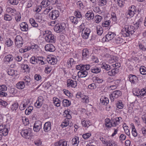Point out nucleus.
I'll use <instances>...</instances> for the list:
<instances>
[{
    "label": "nucleus",
    "instance_id": "nucleus-1",
    "mask_svg": "<svg viewBox=\"0 0 146 146\" xmlns=\"http://www.w3.org/2000/svg\"><path fill=\"white\" fill-rule=\"evenodd\" d=\"M135 31V29L133 26L125 25L123 29L121 34L124 37H128L133 34Z\"/></svg>",
    "mask_w": 146,
    "mask_h": 146
},
{
    "label": "nucleus",
    "instance_id": "nucleus-2",
    "mask_svg": "<svg viewBox=\"0 0 146 146\" xmlns=\"http://www.w3.org/2000/svg\"><path fill=\"white\" fill-rule=\"evenodd\" d=\"M31 131L32 130L31 129L28 128L22 130L21 132V134L23 137L29 139L32 135Z\"/></svg>",
    "mask_w": 146,
    "mask_h": 146
},
{
    "label": "nucleus",
    "instance_id": "nucleus-3",
    "mask_svg": "<svg viewBox=\"0 0 146 146\" xmlns=\"http://www.w3.org/2000/svg\"><path fill=\"white\" fill-rule=\"evenodd\" d=\"M55 38L54 35L51 34V32L50 31L48 32V34H46L45 39L47 42L54 43L56 40Z\"/></svg>",
    "mask_w": 146,
    "mask_h": 146
},
{
    "label": "nucleus",
    "instance_id": "nucleus-4",
    "mask_svg": "<svg viewBox=\"0 0 146 146\" xmlns=\"http://www.w3.org/2000/svg\"><path fill=\"white\" fill-rule=\"evenodd\" d=\"M65 28V25L64 23L56 24L54 27V31L57 33L62 31Z\"/></svg>",
    "mask_w": 146,
    "mask_h": 146
},
{
    "label": "nucleus",
    "instance_id": "nucleus-5",
    "mask_svg": "<svg viewBox=\"0 0 146 146\" xmlns=\"http://www.w3.org/2000/svg\"><path fill=\"white\" fill-rule=\"evenodd\" d=\"M15 43L16 46L18 48H21L23 43V41L22 37L20 35L16 36L15 39Z\"/></svg>",
    "mask_w": 146,
    "mask_h": 146
},
{
    "label": "nucleus",
    "instance_id": "nucleus-6",
    "mask_svg": "<svg viewBox=\"0 0 146 146\" xmlns=\"http://www.w3.org/2000/svg\"><path fill=\"white\" fill-rule=\"evenodd\" d=\"M121 94V92L119 90L115 91L110 95V99L111 102H113L115 99L117 98Z\"/></svg>",
    "mask_w": 146,
    "mask_h": 146
},
{
    "label": "nucleus",
    "instance_id": "nucleus-7",
    "mask_svg": "<svg viewBox=\"0 0 146 146\" xmlns=\"http://www.w3.org/2000/svg\"><path fill=\"white\" fill-rule=\"evenodd\" d=\"M60 13L57 10H53L50 13L49 16L50 19L52 20H55L57 19L59 16Z\"/></svg>",
    "mask_w": 146,
    "mask_h": 146
},
{
    "label": "nucleus",
    "instance_id": "nucleus-8",
    "mask_svg": "<svg viewBox=\"0 0 146 146\" xmlns=\"http://www.w3.org/2000/svg\"><path fill=\"white\" fill-rule=\"evenodd\" d=\"M90 30L89 28H85L82 31V36L83 38L86 39L88 38L90 33Z\"/></svg>",
    "mask_w": 146,
    "mask_h": 146
},
{
    "label": "nucleus",
    "instance_id": "nucleus-9",
    "mask_svg": "<svg viewBox=\"0 0 146 146\" xmlns=\"http://www.w3.org/2000/svg\"><path fill=\"white\" fill-rule=\"evenodd\" d=\"M41 122L39 120L36 121L33 126V130L35 131L38 132L41 128Z\"/></svg>",
    "mask_w": 146,
    "mask_h": 146
},
{
    "label": "nucleus",
    "instance_id": "nucleus-10",
    "mask_svg": "<svg viewBox=\"0 0 146 146\" xmlns=\"http://www.w3.org/2000/svg\"><path fill=\"white\" fill-rule=\"evenodd\" d=\"M77 85L76 81H74L71 79H68L67 80V87L69 88L71 87L75 88Z\"/></svg>",
    "mask_w": 146,
    "mask_h": 146
},
{
    "label": "nucleus",
    "instance_id": "nucleus-11",
    "mask_svg": "<svg viewBox=\"0 0 146 146\" xmlns=\"http://www.w3.org/2000/svg\"><path fill=\"white\" fill-rule=\"evenodd\" d=\"M2 133L3 135L6 136L8 134V129L5 125H0V133Z\"/></svg>",
    "mask_w": 146,
    "mask_h": 146
},
{
    "label": "nucleus",
    "instance_id": "nucleus-12",
    "mask_svg": "<svg viewBox=\"0 0 146 146\" xmlns=\"http://www.w3.org/2000/svg\"><path fill=\"white\" fill-rule=\"evenodd\" d=\"M45 49L47 51L52 52L55 50V48L53 45L52 44H48L45 46Z\"/></svg>",
    "mask_w": 146,
    "mask_h": 146
},
{
    "label": "nucleus",
    "instance_id": "nucleus-13",
    "mask_svg": "<svg viewBox=\"0 0 146 146\" xmlns=\"http://www.w3.org/2000/svg\"><path fill=\"white\" fill-rule=\"evenodd\" d=\"M85 16L86 19L88 20L93 19L94 17V14L91 10L89 11L85 14Z\"/></svg>",
    "mask_w": 146,
    "mask_h": 146
},
{
    "label": "nucleus",
    "instance_id": "nucleus-14",
    "mask_svg": "<svg viewBox=\"0 0 146 146\" xmlns=\"http://www.w3.org/2000/svg\"><path fill=\"white\" fill-rule=\"evenodd\" d=\"M129 81L133 84H135L137 82L138 80L137 77L134 75H130L129 76Z\"/></svg>",
    "mask_w": 146,
    "mask_h": 146
},
{
    "label": "nucleus",
    "instance_id": "nucleus-15",
    "mask_svg": "<svg viewBox=\"0 0 146 146\" xmlns=\"http://www.w3.org/2000/svg\"><path fill=\"white\" fill-rule=\"evenodd\" d=\"M116 35L115 33L112 32H109L108 34L106 36V41H109L112 39Z\"/></svg>",
    "mask_w": 146,
    "mask_h": 146
},
{
    "label": "nucleus",
    "instance_id": "nucleus-16",
    "mask_svg": "<svg viewBox=\"0 0 146 146\" xmlns=\"http://www.w3.org/2000/svg\"><path fill=\"white\" fill-rule=\"evenodd\" d=\"M21 30L22 31H27L28 30V25L26 22H23L20 25Z\"/></svg>",
    "mask_w": 146,
    "mask_h": 146
},
{
    "label": "nucleus",
    "instance_id": "nucleus-17",
    "mask_svg": "<svg viewBox=\"0 0 146 146\" xmlns=\"http://www.w3.org/2000/svg\"><path fill=\"white\" fill-rule=\"evenodd\" d=\"M55 146H67V141L60 140L54 143Z\"/></svg>",
    "mask_w": 146,
    "mask_h": 146
},
{
    "label": "nucleus",
    "instance_id": "nucleus-18",
    "mask_svg": "<svg viewBox=\"0 0 146 146\" xmlns=\"http://www.w3.org/2000/svg\"><path fill=\"white\" fill-rule=\"evenodd\" d=\"M51 123L50 122H47L44 125V129L46 132H47L51 129Z\"/></svg>",
    "mask_w": 146,
    "mask_h": 146
},
{
    "label": "nucleus",
    "instance_id": "nucleus-19",
    "mask_svg": "<svg viewBox=\"0 0 146 146\" xmlns=\"http://www.w3.org/2000/svg\"><path fill=\"white\" fill-rule=\"evenodd\" d=\"M79 77L84 78L86 77L88 74V73L86 71L81 70L78 73Z\"/></svg>",
    "mask_w": 146,
    "mask_h": 146
},
{
    "label": "nucleus",
    "instance_id": "nucleus-20",
    "mask_svg": "<svg viewBox=\"0 0 146 146\" xmlns=\"http://www.w3.org/2000/svg\"><path fill=\"white\" fill-rule=\"evenodd\" d=\"M119 72V69L117 68H114L111 71L108 72V74L110 76H114Z\"/></svg>",
    "mask_w": 146,
    "mask_h": 146
},
{
    "label": "nucleus",
    "instance_id": "nucleus-21",
    "mask_svg": "<svg viewBox=\"0 0 146 146\" xmlns=\"http://www.w3.org/2000/svg\"><path fill=\"white\" fill-rule=\"evenodd\" d=\"M13 59V56L10 54L6 56L4 58V61L5 62H9L12 61Z\"/></svg>",
    "mask_w": 146,
    "mask_h": 146
},
{
    "label": "nucleus",
    "instance_id": "nucleus-22",
    "mask_svg": "<svg viewBox=\"0 0 146 146\" xmlns=\"http://www.w3.org/2000/svg\"><path fill=\"white\" fill-rule=\"evenodd\" d=\"M47 61L49 64L52 65H54L56 64L57 62V60L56 58H51L50 59L48 58L47 59Z\"/></svg>",
    "mask_w": 146,
    "mask_h": 146
},
{
    "label": "nucleus",
    "instance_id": "nucleus-23",
    "mask_svg": "<svg viewBox=\"0 0 146 146\" xmlns=\"http://www.w3.org/2000/svg\"><path fill=\"white\" fill-rule=\"evenodd\" d=\"M114 42L115 44H119L122 43L123 42V40L119 37H116L114 40Z\"/></svg>",
    "mask_w": 146,
    "mask_h": 146
},
{
    "label": "nucleus",
    "instance_id": "nucleus-24",
    "mask_svg": "<svg viewBox=\"0 0 146 146\" xmlns=\"http://www.w3.org/2000/svg\"><path fill=\"white\" fill-rule=\"evenodd\" d=\"M17 88L20 89H23L25 87V84L23 82H20L16 84Z\"/></svg>",
    "mask_w": 146,
    "mask_h": 146
},
{
    "label": "nucleus",
    "instance_id": "nucleus-25",
    "mask_svg": "<svg viewBox=\"0 0 146 146\" xmlns=\"http://www.w3.org/2000/svg\"><path fill=\"white\" fill-rule=\"evenodd\" d=\"M53 99V103L57 107L60 106V101L57 98L54 97Z\"/></svg>",
    "mask_w": 146,
    "mask_h": 146
},
{
    "label": "nucleus",
    "instance_id": "nucleus-26",
    "mask_svg": "<svg viewBox=\"0 0 146 146\" xmlns=\"http://www.w3.org/2000/svg\"><path fill=\"white\" fill-rule=\"evenodd\" d=\"M89 53L88 50V49H84L83 50L82 53V56L83 57L85 58H88L89 56Z\"/></svg>",
    "mask_w": 146,
    "mask_h": 146
},
{
    "label": "nucleus",
    "instance_id": "nucleus-27",
    "mask_svg": "<svg viewBox=\"0 0 146 146\" xmlns=\"http://www.w3.org/2000/svg\"><path fill=\"white\" fill-rule=\"evenodd\" d=\"M29 21L31 24L34 27H38V24L36 22L35 20L33 18H30Z\"/></svg>",
    "mask_w": 146,
    "mask_h": 146
},
{
    "label": "nucleus",
    "instance_id": "nucleus-28",
    "mask_svg": "<svg viewBox=\"0 0 146 146\" xmlns=\"http://www.w3.org/2000/svg\"><path fill=\"white\" fill-rule=\"evenodd\" d=\"M72 142L73 145L75 146H77L79 142V138L77 137H75L72 140Z\"/></svg>",
    "mask_w": 146,
    "mask_h": 146
},
{
    "label": "nucleus",
    "instance_id": "nucleus-29",
    "mask_svg": "<svg viewBox=\"0 0 146 146\" xmlns=\"http://www.w3.org/2000/svg\"><path fill=\"white\" fill-rule=\"evenodd\" d=\"M70 120L68 119H65L64 121L62 122L61 126L62 127L67 126L69 125Z\"/></svg>",
    "mask_w": 146,
    "mask_h": 146
},
{
    "label": "nucleus",
    "instance_id": "nucleus-30",
    "mask_svg": "<svg viewBox=\"0 0 146 146\" xmlns=\"http://www.w3.org/2000/svg\"><path fill=\"white\" fill-rule=\"evenodd\" d=\"M71 22L75 24H77L78 22V19L76 17H75L74 16H71L69 17Z\"/></svg>",
    "mask_w": 146,
    "mask_h": 146
},
{
    "label": "nucleus",
    "instance_id": "nucleus-31",
    "mask_svg": "<svg viewBox=\"0 0 146 146\" xmlns=\"http://www.w3.org/2000/svg\"><path fill=\"white\" fill-rule=\"evenodd\" d=\"M97 33L98 35H101L103 33V31L102 27L100 26H98L96 27Z\"/></svg>",
    "mask_w": 146,
    "mask_h": 146
},
{
    "label": "nucleus",
    "instance_id": "nucleus-32",
    "mask_svg": "<svg viewBox=\"0 0 146 146\" xmlns=\"http://www.w3.org/2000/svg\"><path fill=\"white\" fill-rule=\"evenodd\" d=\"M41 4L44 7H46L50 4L49 0H44L41 3Z\"/></svg>",
    "mask_w": 146,
    "mask_h": 146
},
{
    "label": "nucleus",
    "instance_id": "nucleus-33",
    "mask_svg": "<svg viewBox=\"0 0 146 146\" xmlns=\"http://www.w3.org/2000/svg\"><path fill=\"white\" fill-rule=\"evenodd\" d=\"M21 68H23V69L26 72H29L30 70V68L29 66L27 64H21Z\"/></svg>",
    "mask_w": 146,
    "mask_h": 146
},
{
    "label": "nucleus",
    "instance_id": "nucleus-34",
    "mask_svg": "<svg viewBox=\"0 0 146 146\" xmlns=\"http://www.w3.org/2000/svg\"><path fill=\"white\" fill-rule=\"evenodd\" d=\"M93 80L95 83H101L104 81L102 79H100L98 77H96L93 78Z\"/></svg>",
    "mask_w": 146,
    "mask_h": 146
},
{
    "label": "nucleus",
    "instance_id": "nucleus-35",
    "mask_svg": "<svg viewBox=\"0 0 146 146\" xmlns=\"http://www.w3.org/2000/svg\"><path fill=\"white\" fill-rule=\"evenodd\" d=\"M89 123V121H86L84 120H82V125L84 127H88L90 125Z\"/></svg>",
    "mask_w": 146,
    "mask_h": 146
},
{
    "label": "nucleus",
    "instance_id": "nucleus-36",
    "mask_svg": "<svg viewBox=\"0 0 146 146\" xmlns=\"http://www.w3.org/2000/svg\"><path fill=\"white\" fill-rule=\"evenodd\" d=\"M100 101L101 103L105 105H106L109 102L108 98L106 97H105L104 99L103 98L100 99Z\"/></svg>",
    "mask_w": 146,
    "mask_h": 146
},
{
    "label": "nucleus",
    "instance_id": "nucleus-37",
    "mask_svg": "<svg viewBox=\"0 0 146 146\" xmlns=\"http://www.w3.org/2000/svg\"><path fill=\"white\" fill-rule=\"evenodd\" d=\"M91 72L97 74L100 72L101 71V68L96 67L91 69Z\"/></svg>",
    "mask_w": 146,
    "mask_h": 146
},
{
    "label": "nucleus",
    "instance_id": "nucleus-38",
    "mask_svg": "<svg viewBox=\"0 0 146 146\" xmlns=\"http://www.w3.org/2000/svg\"><path fill=\"white\" fill-rule=\"evenodd\" d=\"M35 18L38 22H40L42 20V16L40 13H36L35 14Z\"/></svg>",
    "mask_w": 146,
    "mask_h": 146
},
{
    "label": "nucleus",
    "instance_id": "nucleus-39",
    "mask_svg": "<svg viewBox=\"0 0 146 146\" xmlns=\"http://www.w3.org/2000/svg\"><path fill=\"white\" fill-rule=\"evenodd\" d=\"M62 104L64 106L68 107L70 105L71 102L68 100L64 99L63 100Z\"/></svg>",
    "mask_w": 146,
    "mask_h": 146
},
{
    "label": "nucleus",
    "instance_id": "nucleus-40",
    "mask_svg": "<svg viewBox=\"0 0 146 146\" xmlns=\"http://www.w3.org/2000/svg\"><path fill=\"white\" fill-rule=\"evenodd\" d=\"M136 7L134 5H132L131 7H129V8L128 10L131 12L132 14H135L136 11Z\"/></svg>",
    "mask_w": 146,
    "mask_h": 146
},
{
    "label": "nucleus",
    "instance_id": "nucleus-41",
    "mask_svg": "<svg viewBox=\"0 0 146 146\" xmlns=\"http://www.w3.org/2000/svg\"><path fill=\"white\" fill-rule=\"evenodd\" d=\"M96 23H99L102 20V17L99 15H96L94 17Z\"/></svg>",
    "mask_w": 146,
    "mask_h": 146
},
{
    "label": "nucleus",
    "instance_id": "nucleus-42",
    "mask_svg": "<svg viewBox=\"0 0 146 146\" xmlns=\"http://www.w3.org/2000/svg\"><path fill=\"white\" fill-rule=\"evenodd\" d=\"M101 67L102 68L106 70H109L110 69V66L105 63H102Z\"/></svg>",
    "mask_w": 146,
    "mask_h": 146
},
{
    "label": "nucleus",
    "instance_id": "nucleus-43",
    "mask_svg": "<svg viewBox=\"0 0 146 146\" xmlns=\"http://www.w3.org/2000/svg\"><path fill=\"white\" fill-rule=\"evenodd\" d=\"M13 42L10 38H7L5 44L7 46L9 47L11 46L13 44Z\"/></svg>",
    "mask_w": 146,
    "mask_h": 146
},
{
    "label": "nucleus",
    "instance_id": "nucleus-44",
    "mask_svg": "<svg viewBox=\"0 0 146 146\" xmlns=\"http://www.w3.org/2000/svg\"><path fill=\"white\" fill-rule=\"evenodd\" d=\"M33 107L32 106H30L25 110V113L26 115H29L31 113V111L33 110Z\"/></svg>",
    "mask_w": 146,
    "mask_h": 146
},
{
    "label": "nucleus",
    "instance_id": "nucleus-45",
    "mask_svg": "<svg viewBox=\"0 0 146 146\" xmlns=\"http://www.w3.org/2000/svg\"><path fill=\"white\" fill-rule=\"evenodd\" d=\"M118 58L116 56H111V57L109 59L110 61H111V62H116L118 61Z\"/></svg>",
    "mask_w": 146,
    "mask_h": 146
},
{
    "label": "nucleus",
    "instance_id": "nucleus-46",
    "mask_svg": "<svg viewBox=\"0 0 146 146\" xmlns=\"http://www.w3.org/2000/svg\"><path fill=\"white\" fill-rule=\"evenodd\" d=\"M145 68L144 66H141L140 68V73L142 75H145L146 74V70L145 69Z\"/></svg>",
    "mask_w": 146,
    "mask_h": 146
},
{
    "label": "nucleus",
    "instance_id": "nucleus-47",
    "mask_svg": "<svg viewBox=\"0 0 146 146\" xmlns=\"http://www.w3.org/2000/svg\"><path fill=\"white\" fill-rule=\"evenodd\" d=\"M116 105L117 108L120 109L123 108L124 106L122 104L121 101L118 102L116 103Z\"/></svg>",
    "mask_w": 146,
    "mask_h": 146
},
{
    "label": "nucleus",
    "instance_id": "nucleus-48",
    "mask_svg": "<svg viewBox=\"0 0 146 146\" xmlns=\"http://www.w3.org/2000/svg\"><path fill=\"white\" fill-rule=\"evenodd\" d=\"M18 106V104L17 103H15L14 104L12 105L11 106V110L13 111H16Z\"/></svg>",
    "mask_w": 146,
    "mask_h": 146
},
{
    "label": "nucleus",
    "instance_id": "nucleus-49",
    "mask_svg": "<svg viewBox=\"0 0 146 146\" xmlns=\"http://www.w3.org/2000/svg\"><path fill=\"white\" fill-rule=\"evenodd\" d=\"M43 103V102H40L37 101L35 103L34 105L37 108H39L42 106Z\"/></svg>",
    "mask_w": 146,
    "mask_h": 146
},
{
    "label": "nucleus",
    "instance_id": "nucleus-50",
    "mask_svg": "<svg viewBox=\"0 0 146 146\" xmlns=\"http://www.w3.org/2000/svg\"><path fill=\"white\" fill-rule=\"evenodd\" d=\"M21 0H8L9 3L13 5H17L19 1Z\"/></svg>",
    "mask_w": 146,
    "mask_h": 146
},
{
    "label": "nucleus",
    "instance_id": "nucleus-51",
    "mask_svg": "<svg viewBox=\"0 0 146 146\" xmlns=\"http://www.w3.org/2000/svg\"><path fill=\"white\" fill-rule=\"evenodd\" d=\"M132 134L133 136L135 137L137 136V133L136 132V130L135 129L134 126L133 125V124L132 126Z\"/></svg>",
    "mask_w": 146,
    "mask_h": 146
},
{
    "label": "nucleus",
    "instance_id": "nucleus-52",
    "mask_svg": "<svg viewBox=\"0 0 146 146\" xmlns=\"http://www.w3.org/2000/svg\"><path fill=\"white\" fill-rule=\"evenodd\" d=\"M106 0H99L98 2V4L99 5L103 6L105 5L107 3Z\"/></svg>",
    "mask_w": 146,
    "mask_h": 146
},
{
    "label": "nucleus",
    "instance_id": "nucleus-53",
    "mask_svg": "<svg viewBox=\"0 0 146 146\" xmlns=\"http://www.w3.org/2000/svg\"><path fill=\"white\" fill-rule=\"evenodd\" d=\"M30 62L33 64H36V58L35 56L32 57L30 59Z\"/></svg>",
    "mask_w": 146,
    "mask_h": 146
},
{
    "label": "nucleus",
    "instance_id": "nucleus-54",
    "mask_svg": "<svg viewBox=\"0 0 146 146\" xmlns=\"http://www.w3.org/2000/svg\"><path fill=\"white\" fill-rule=\"evenodd\" d=\"M82 70L86 71V70H88L90 68V65L89 64L86 65L82 64Z\"/></svg>",
    "mask_w": 146,
    "mask_h": 146
},
{
    "label": "nucleus",
    "instance_id": "nucleus-55",
    "mask_svg": "<svg viewBox=\"0 0 146 146\" xmlns=\"http://www.w3.org/2000/svg\"><path fill=\"white\" fill-rule=\"evenodd\" d=\"M8 75L12 76L15 74V71L13 69H9L7 71Z\"/></svg>",
    "mask_w": 146,
    "mask_h": 146
},
{
    "label": "nucleus",
    "instance_id": "nucleus-56",
    "mask_svg": "<svg viewBox=\"0 0 146 146\" xmlns=\"http://www.w3.org/2000/svg\"><path fill=\"white\" fill-rule=\"evenodd\" d=\"M24 80L25 81V84H26V85H29L30 84L31 81V79L30 78L29 76H27V77L26 76Z\"/></svg>",
    "mask_w": 146,
    "mask_h": 146
},
{
    "label": "nucleus",
    "instance_id": "nucleus-57",
    "mask_svg": "<svg viewBox=\"0 0 146 146\" xmlns=\"http://www.w3.org/2000/svg\"><path fill=\"white\" fill-rule=\"evenodd\" d=\"M110 23V22L109 20L105 21L102 23V25L103 27H107L109 26Z\"/></svg>",
    "mask_w": 146,
    "mask_h": 146
},
{
    "label": "nucleus",
    "instance_id": "nucleus-58",
    "mask_svg": "<svg viewBox=\"0 0 146 146\" xmlns=\"http://www.w3.org/2000/svg\"><path fill=\"white\" fill-rule=\"evenodd\" d=\"M4 19L6 21H10L12 19V17L8 14H5L4 16Z\"/></svg>",
    "mask_w": 146,
    "mask_h": 146
},
{
    "label": "nucleus",
    "instance_id": "nucleus-59",
    "mask_svg": "<svg viewBox=\"0 0 146 146\" xmlns=\"http://www.w3.org/2000/svg\"><path fill=\"white\" fill-rule=\"evenodd\" d=\"M7 87L5 85H0V90L1 91L5 92L7 90Z\"/></svg>",
    "mask_w": 146,
    "mask_h": 146
},
{
    "label": "nucleus",
    "instance_id": "nucleus-60",
    "mask_svg": "<svg viewBox=\"0 0 146 146\" xmlns=\"http://www.w3.org/2000/svg\"><path fill=\"white\" fill-rule=\"evenodd\" d=\"M106 146H113L114 144L113 141H106L105 143Z\"/></svg>",
    "mask_w": 146,
    "mask_h": 146
},
{
    "label": "nucleus",
    "instance_id": "nucleus-61",
    "mask_svg": "<svg viewBox=\"0 0 146 146\" xmlns=\"http://www.w3.org/2000/svg\"><path fill=\"white\" fill-rule=\"evenodd\" d=\"M91 135V134L90 133H87L84 134L82 137L84 139H87L89 138Z\"/></svg>",
    "mask_w": 146,
    "mask_h": 146
},
{
    "label": "nucleus",
    "instance_id": "nucleus-62",
    "mask_svg": "<svg viewBox=\"0 0 146 146\" xmlns=\"http://www.w3.org/2000/svg\"><path fill=\"white\" fill-rule=\"evenodd\" d=\"M111 18L112 20L114 21H116L117 17L115 13L114 12H112L111 13Z\"/></svg>",
    "mask_w": 146,
    "mask_h": 146
},
{
    "label": "nucleus",
    "instance_id": "nucleus-63",
    "mask_svg": "<svg viewBox=\"0 0 146 146\" xmlns=\"http://www.w3.org/2000/svg\"><path fill=\"white\" fill-rule=\"evenodd\" d=\"M74 14L77 18H80L82 17L81 13L78 11H75Z\"/></svg>",
    "mask_w": 146,
    "mask_h": 146
},
{
    "label": "nucleus",
    "instance_id": "nucleus-64",
    "mask_svg": "<svg viewBox=\"0 0 146 146\" xmlns=\"http://www.w3.org/2000/svg\"><path fill=\"white\" fill-rule=\"evenodd\" d=\"M9 93L12 94H15L17 92V91L13 88H11L9 90Z\"/></svg>",
    "mask_w": 146,
    "mask_h": 146
}]
</instances>
